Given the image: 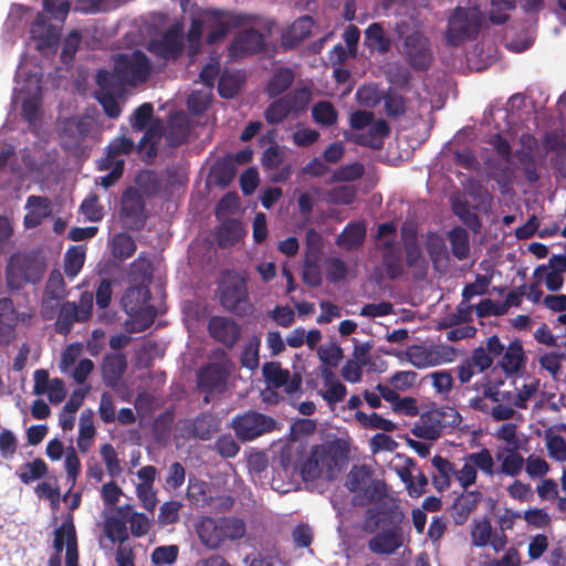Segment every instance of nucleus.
Listing matches in <instances>:
<instances>
[{
  "mask_svg": "<svg viewBox=\"0 0 566 566\" xmlns=\"http://www.w3.org/2000/svg\"><path fill=\"white\" fill-rule=\"evenodd\" d=\"M281 464L286 472L298 471L304 481L314 482L321 478L332 481L347 459V450L339 441L314 446L306 454L305 447L283 450Z\"/></svg>",
  "mask_w": 566,
  "mask_h": 566,
  "instance_id": "obj_1",
  "label": "nucleus"
},
{
  "mask_svg": "<svg viewBox=\"0 0 566 566\" xmlns=\"http://www.w3.org/2000/svg\"><path fill=\"white\" fill-rule=\"evenodd\" d=\"M48 268L44 253L40 250L13 253L6 268L7 285L11 290H20L25 284H38L42 281Z\"/></svg>",
  "mask_w": 566,
  "mask_h": 566,
  "instance_id": "obj_2",
  "label": "nucleus"
},
{
  "mask_svg": "<svg viewBox=\"0 0 566 566\" xmlns=\"http://www.w3.org/2000/svg\"><path fill=\"white\" fill-rule=\"evenodd\" d=\"M201 544L211 551L222 547L226 542H234L244 537L247 527L240 517L222 516L213 518L203 516L196 526Z\"/></svg>",
  "mask_w": 566,
  "mask_h": 566,
  "instance_id": "obj_3",
  "label": "nucleus"
},
{
  "mask_svg": "<svg viewBox=\"0 0 566 566\" xmlns=\"http://www.w3.org/2000/svg\"><path fill=\"white\" fill-rule=\"evenodd\" d=\"M210 359L197 373L198 387L206 395H219L227 390L234 364L222 348L212 350Z\"/></svg>",
  "mask_w": 566,
  "mask_h": 566,
  "instance_id": "obj_4",
  "label": "nucleus"
},
{
  "mask_svg": "<svg viewBox=\"0 0 566 566\" xmlns=\"http://www.w3.org/2000/svg\"><path fill=\"white\" fill-rule=\"evenodd\" d=\"M483 14L478 7H457L449 15L444 33L446 42L459 48L474 40L481 29Z\"/></svg>",
  "mask_w": 566,
  "mask_h": 566,
  "instance_id": "obj_5",
  "label": "nucleus"
},
{
  "mask_svg": "<svg viewBox=\"0 0 566 566\" xmlns=\"http://www.w3.org/2000/svg\"><path fill=\"white\" fill-rule=\"evenodd\" d=\"M345 486L352 493L359 492L353 497L354 505L379 502L387 496L386 483L380 480H371V471L365 464L352 467L346 475Z\"/></svg>",
  "mask_w": 566,
  "mask_h": 566,
  "instance_id": "obj_6",
  "label": "nucleus"
},
{
  "mask_svg": "<svg viewBox=\"0 0 566 566\" xmlns=\"http://www.w3.org/2000/svg\"><path fill=\"white\" fill-rule=\"evenodd\" d=\"M409 23L400 21L396 24L395 31L398 38L403 40V54L409 65L418 71H426L433 61L431 42L423 32L416 30L409 33Z\"/></svg>",
  "mask_w": 566,
  "mask_h": 566,
  "instance_id": "obj_7",
  "label": "nucleus"
},
{
  "mask_svg": "<svg viewBox=\"0 0 566 566\" xmlns=\"http://www.w3.org/2000/svg\"><path fill=\"white\" fill-rule=\"evenodd\" d=\"M218 297L220 305L235 316H245L252 308L247 280L242 276L226 281L218 289Z\"/></svg>",
  "mask_w": 566,
  "mask_h": 566,
  "instance_id": "obj_8",
  "label": "nucleus"
},
{
  "mask_svg": "<svg viewBox=\"0 0 566 566\" xmlns=\"http://www.w3.org/2000/svg\"><path fill=\"white\" fill-rule=\"evenodd\" d=\"M114 67L122 80L130 86L145 83L150 75L149 60L140 50H135L130 54H118Z\"/></svg>",
  "mask_w": 566,
  "mask_h": 566,
  "instance_id": "obj_9",
  "label": "nucleus"
},
{
  "mask_svg": "<svg viewBox=\"0 0 566 566\" xmlns=\"http://www.w3.org/2000/svg\"><path fill=\"white\" fill-rule=\"evenodd\" d=\"M252 21L251 17L240 12L213 10L207 21V43L214 44L224 39L228 33Z\"/></svg>",
  "mask_w": 566,
  "mask_h": 566,
  "instance_id": "obj_10",
  "label": "nucleus"
},
{
  "mask_svg": "<svg viewBox=\"0 0 566 566\" xmlns=\"http://www.w3.org/2000/svg\"><path fill=\"white\" fill-rule=\"evenodd\" d=\"M275 420L266 415L250 411L233 419L232 428L241 441H251L275 429Z\"/></svg>",
  "mask_w": 566,
  "mask_h": 566,
  "instance_id": "obj_11",
  "label": "nucleus"
},
{
  "mask_svg": "<svg viewBox=\"0 0 566 566\" xmlns=\"http://www.w3.org/2000/svg\"><path fill=\"white\" fill-rule=\"evenodd\" d=\"M447 416L452 417V424H458L461 421L460 415L453 408H448L447 410L432 409L420 416V422L415 426L412 433L417 438L424 440L439 439L447 427L444 421Z\"/></svg>",
  "mask_w": 566,
  "mask_h": 566,
  "instance_id": "obj_12",
  "label": "nucleus"
},
{
  "mask_svg": "<svg viewBox=\"0 0 566 566\" xmlns=\"http://www.w3.org/2000/svg\"><path fill=\"white\" fill-rule=\"evenodd\" d=\"M262 375L269 387L274 389L283 388L289 396L302 392L303 378L301 373H290L282 368L280 361H268L262 366Z\"/></svg>",
  "mask_w": 566,
  "mask_h": 566,
  "instance_id": "obj_13",
  "label": "nucleus"
},
{
  "mask_svg": "<svg viewBox=\"0 0 566 566\" xmlns=\"http://www.w3.org/2000/svg\"><path fill=\"white\" fill-rule=\"evenodd\" d=\"M119 219L128 230L138 231L144 228L147 220L145 203L136 189L128 188L123 193Z\"/></svg>",
  "mask_w": 566,
  "mask_h": 566,
  "instance_id": "obj_14",
  "label": "nucleus"
},
{
  "mask_svg": "<svg viewBox=\"0 0 566 566\" xmlns=\"http://www.w3.org/2000/svg\"><path fill=\"white\" fill-rule=\"evenodd\" d=\"M207 331L213 340L229 349L237 345L242 335L241 326L233 318L220 315L209 318Z\"/></svg>",
  "mask_w": 566,
  "mask_h": 566,
  "instance_id": "obj_15",
  "label": "nucleus"
},
{
  "mask_svg": "<svg viewBox=\"0 0 566 566\" xmlns=\"http://www.w3.org/2000/svg\"><path fill=\"white\" fill-rule=\"evenodd\" d=\"M265 48L264 34L254 28H249L235 34L228 50L232 57H243L262 53Z\"/></svg>",
  "mask_w": 566,
  "mask_h": 566,
  "instance_id": "obj_16",
  "label": "nucleus"
},
{
  "mask_svg": "<svg viewBox=\"0 0 566 566\" xmlns=\"http://www.w3.org/2000/svg\"><path fill=\"white\" fill-rule=\"evenodd\" d=\"M185 48L184 35L177 28L168 29L159 40L149 43L148 50L164 60H177Z\"/></svg>",
  "mask_w": 566,
  "mask_h": 566,
  "instance_id": "obj_17",
  "label": "nucleus"
},
{
  "mask_svg": "<svg viewBox=\"0 0 566 566\" xmlns=\"http://www.w3.org/2000/svg\"><path fill=\"white\" fill-rule=\"evenodd\" d=\"M402 545L403 533L399 526L386 528L368 541V549L377 555H391Z\"/></svg>",
  "mask_w": 566,
  "mask_h": 566,
  "instance_id": "obj_18",
  "label": "nucleus"
},
{
  "mask_svg": "<svg viewBox=\"0 0 566 566\" xmlns=\"http://www.w3.org/2000/svg\"><path fill=\"white\" fill-rule=\"evenodd\" d=\"M483 495L480 491H468L457 496L450 507V516L455 525L461 526L467 523L470 515L476 510L482 502Z\"/></svg>",
  "mask_w": 566,
  "mask_h": 566,
  "instance_id": "obj_19",
  "label": "nucleus"
},
{
  "mask_svg": "<svg viewBox=\"0 0 566 566\" xmlns=\"http://www.w3.org/2000/svg\"><path fill=\"white\" fill-rule=\"evenodd\" d=\"M91 123L86 118H67L63 122L61 136V145L64 148L77 147L88 135Z\"/></svg>",
  "mask_w": 566,
  "mask_h": 566,
  "instance_id": "obj_20",
  "label": "nucleus"
},
{
  "mask_svg": "<svg viewBox=\"0 0 566 566\" xmlns=\"http://www.w3.org/2000/svg\"><path fill=\"white\" fill-rule=\"evenodd\" d=\"M17 311L10 297L0 298V346H7L15 336Z\"/></svg>",
  "mask_w": 566,
  "mask_h": 566,
  "instance_id": "obj_21",
  "label": "nucleus"
},
{
  "mask_svg": "<svg viewBox=\"0 0 566 566\" xmlns=\"http://www.w3.org/2000/svg\"><path fill=\"white\" fill-rule=\"evenodd\" d=\"M25 208L29 210L23 218L25 229L39 227L52 212L48 197L32 195L28 197Z\"/></svg>",
  "mask_w": 566,
  "mask_h": 566,
  "instance_id": "obj_22",
  "label": "nucleus"
},
{
  "mask_svg": "<svg viewBox=\"0 0 566 566\" xmlns=\"http://www.w3.org/2000/svg\"><path fill=\"white\" fill-rule=\"evenodd\" d=\"M313 19L302 17L295 20L282 34L281 44L285 50H293L306 40L312 33Z\"/></svg>",
  "mask_w": 566,
  "mask_h": 566,
  "instance_id": "obj_23",
  "label": "nucleus"
},
{
  "mask_svg": "<svg viewBox=\"0 0 566 566\" xmlns=\"http://www.w3.org/2000/svg\"><path fill=\"white\" fill-rule=\"evenodd\" d=\"M381 249L382 264L387 276L396 280L403 274V265L400 250L395 239H386L379 245Z\"/></svg>",
  "mask_w": 566,
  "mask_h": 566,
  "instance_id": "obj_24",
  "label": "nucleus"
},
{
  "mask_svg": "<svg viewBox=\"0 0 566 566\" xmlns=\"http://www.w3.org/2000/svg\"><path fill=\"white\" fill-rule=\"evenodd\" d=\"M103 531L112 543H125L129 535L127 530V510L118 507L104 520Z\"/></svg>",
  "mask_w": 566,
  "mask_h": 566,
  "instance_id": "obj_25",
  "label": "nucleus"
},
{
  "mask_svg": "<svg viewBox=\"0 0 566 566\" xmlns=\"http://www.w3.org/2000/svg\"><path fill=\"white\" fill-rule=\"evenodd\" d=\"M150 300L148 285L129 286L122 296V306L129 316H137Z\"/></svg>",
  "mask_w": 566,
  "mask_h": 566,
  "instance_id": "obj_26",
  "label": "nucleus"
},
{
  "mask_svg": "<svg viewBox=\"0 0 566 566\" xmlns=\"http://www.w3.org/2000/svg\"><path fill=\"white\" fill-rule=\"evenodd\" d=\"M366 232L367 229L364 221L349 222L338 234L335 243L346 251H353L363 245Z\"/></svg>",
  "mask_w": 566,
  "mask_h": 566,
  "instance_id": "obj_27",
  "label": "nucleus"
},
{
  "mask_svg": "<svg viewBox=\"0 0 566 566\" xmlns=\"http://www.w3.org/2000/svg\"><path fill=\"white\" fill-rule=\"evenodd\" d=\"M127 367L126 357L122 353L108 354L102 363V375L106 386L115 387Z\"/></svg>",
  "mask_w": 566,
  "mask_h": 566,
  "instance_id": "obj_28",
  "label": "nucleus"
},
{
  "mask_svg": "<svg viewBox=\"0 0 566 566\" xmlns=\"http://www.w3.org/2000/svg\"><path fill=\"white\" fill-rule=\"evenodd\" d=\"M97 90L95 95L124 96L127 85L115 70H99L96 74Z\"/></svg>",
  "mask_w": 566,
  "mask_h": 566,
  "instance_id": "obj_29",
  "label": "nucleus"
},
{
  "mask_svg": "<svg viewBox=\"0 0 566 566\" xmlns=\"http://www.w3.org/2000/svg\"><path fill=\"white\" fill-rule=\"evenodd\" d=\"M134 140L126 136H118L112 139L106 147L105 157L98 160V170L109 169L113 164L118 160L116 157L122 155H129L134 150Z\"/></svg>",
  "mask_w": 566,
  "mask_h": 566,
  "instance_id": "obj_30",
  "label": "nucleus"
},
{
  "mask_svg": "<svg viewBox=\"0 0 566 566\" xmlns=\"http://www.w3.org/2000/svg\"><path fill=\"white\" fill-rule=\"evenodd\" d=\"M245 234L242 222L238 219H227L217 229V242L222 249L234 245Z\"/></svg>",
  "mask_w": 566,
  "mask_h": 566,
  "instance_id": "obj_31",
  "label": "nucleus"
},
{
  "mask_svg": "<svg viewBox=\"0 0 566 566\" xmlns=\"http://www.w3.org/2000/svg\"><path fill=\"white\" fill-rule=\"evenodd\" d=\"M431 463L437 470L432 476V484L439 491L448 490L451 485V478L454 476L455 467L448 459L437 454L432 458Z\"/></svg>",
  "mask_w": 566,
  "mask_h": 566,
  "instance_id": "obj_32",
  "label": "nucleus"
},
{
  "mask_svg": "<svg viewBox=\"0 0 566 566\" xmlns=\"http://www.w3.org/2000/svg\"><path fill=\"white\" fill-rule=\"evenodd\" d=\"M503 352L501 368L509 375L517 373L525 361L522 342L514 339Z\"/></svg>",
  "mask_w": 566,
  "mask_h": 566,
  "instance_id": "obj_33",
  "label": "nucleus"
},
{
  "mask_svg": "<svg viewBox=\"0 0 566 566\" xmlns=\"http://www.w3.org/2000/svg\"><path fill=\"white\" fill-rule=\"evenodd\" d=\"M496 459L502 461L499 472L507 476L518 475L525 463V459L518 453L516 446L497 452Z\"/></svg>",
  "mask_w": 566,
  "mask_h": 566,
  "instance_id": "obj_34",
  "label": "nucleus"
},
{
  "mask_svg": "<svg viewBox=\"0 0 566 566\" xmlns=\"http://www.w3.org/2000/svg\"><path fill=\"white\" fill-rule=\"evenodd\" d=\"M83 322L75 302H65L61 305L54 328L57 334L67 335L71 333L74 323Z\"/></svg>",
  "mask_w": 566,
  "mask_h": 566,
  "instance_id": "obj_35",
  "label": "nucleus"
},
{
  "mask_svg": "<svg viewBox=\"0 0 566 566\" xmlns=\"http://www.w3.org/2000/svg\"><path fill=\"white\" fill-rule=\"evenodd\" d=\"M491 178L500 186L501 192L505 193L515 180V169L510 159L496 160L491 164Z\"/></svg>",
  "mask_w": 566,
  "mask_h": 566,
  "instance_id": "obj_36",
  "label": "nucleus"
},
{
  "mask_svg": "<svg viewBox=\"0 0 566 566\" xmlns=\"http://www.w3.org/2000/svg\"><path fill=\"white\" fill-rule=\"evenodd\" d=\"M294 82V73L289 67L277 69L266 85L270 97H276L287 91Z\"/></svg>",
  "mask_w": 566,
  "mask_h": 566,
  "instance_id": "obj_37",
  "label": "nucleus"
},
{
  "mask_svg": "<svg viewBox=\"0 0 566 566\" xmlns=\"http://www.w3.org/2000/svg\"><path fill=\"white\" fill-rule=\"evenodd\" d=\"M72 536L74 543H76V530L72 516H70L54 531L52 545L54 554L62 555L63 549H66L67 545L71 543Z\"/></svg>",
  "mask_w": 566,
  "mask_h": 566,
  "instance_id": "obj_38",
  "label": "nucleus"
},
{
  "mask_svg": "<svg viewBox=\"0 0 566 566\" xmlns=\"http://www.w3.org/2000/svg\"><path fill=\"white\" fill-rule=\"evenodd\" d=\"M160 134L148 128L137 145V150L146 164H151L157 157Z\"/></svg>",
  "mask_w": 566,
  "mask_h": 566,
  "instance_id": "obj_39",
  "label": "nucleus"
},
{
  "mask_svg": "<svg viewBox=\"0 0 566 566\" xmlns=\"http://www.w3.org/2000/svg\"><path fill=\"white\" fill-rule=\"evenodd\" d=\"M452 254L460 261L470 255V238L464 228L457 227L449 232Z\"/></svg>",
  "mask_w": 566,
  "mask_h": 566,
  "instance_id": "obj_40",
  "label": "nucleus"
},
{
  "mask_svg": "<svg viewBox=\"0 0 566 566\" xmlns=\"http://www.w3.org/2000/svg\"><path fill=\"white\" fill-rule=\"evenodd\" d=\"M219 429L218 422L209 413L198 415L191 423V433L200 440H209Z\"/></svg>",
  "mask_w": 566,
  "mask_h": 566,
  "instance_id": "obj_41",
  "label": "nucleus"
},
{
  "mask_svg": "<svg viewBox=\"0 0 566 566\" xmlns=\"http://www.w3.org/2000/svg\"><path fill=\"white\" fill-rule=\"evenodd\" d=\"M85 262V248L73 245L67 249L64 255V273L67 277H75L82 270Z\"/></svg>",
  "mask_w": 566,
  "mask_h": 566,
  "instance_id": "obj_42",
  "label": "nucleus"
},
{
  "mask_svg": "<svg viewBox=\"0 0 566 566\" xmlns=\"http://www.w3.org/2000/svg\"><path fill=\"white\" fill-rule=\"evenodd\" d=\"M44 24L45 21L43 14L39 13L35 17L33 28L31 30L32 38L38 40V50L54 49L59 42V33L53 27H50L44 35L38 34V28H43Z\"/></svg>",
  "mask_w": 566,
  "mask_h": 566,
  "instance_id": "obj_43",
  "label": "nucleus"
},
{
  "mask_svg": "<svg viewBox=\"0 0 566 566\" xmlns=\"http://www.w3.org/2000/svg\"><path fill=\"white\" fill-rule=\"evenodd\" d=\"M137 249V245L128 233H116L112 239V253L114 258L126 260L130 258Z\"/></svg>",
  "mask_w": 566,
  "mask_h": 566,
  "instance_id": "obj_44",
  "label": "nucleus"
},
{
  "mask_svg": "<svg viewBox=\"0 0 566 566\" xmlns=\"http://www.w3.org/2000/svg\"><path fill=\"white\" fill-rule=\"evenodd\" d=\"M312 117L322 126H333L337 123L338 113L329 101H319L312 107Z\"/></svg>",
  "mask_w": 566,
  "mask_h": 566,
  "instance_id": "obj_45",
  "label": "nucleus"
},
{
  "mask_svg": "<svg viewBox=\"0 0 566 566\" xmlns=\"http://www.w3.org/2000/svg\"><path fill=\"white\" fill-rule=\"evenodd\" d=\"M48 474V465L44 460L38 458L32 462L24 463L18 472L19 479L24 484H30Z\"/></svg>",
  "mask_w": 566,
  "mask_h": 566,
  "instance_id": "obj_46",
  "label": "nucleus"
},
{
  "mask_svg": "<svg viewBox=\"0 0 566 566\" xmlns=\"http://www.w3.org/2000/svg\"><path fill=\"white\" fill-rule=\"evenodd\" d=\"M548 455L558 462L566 461V441L559 434L554 433L552 428L544 432Z\"/></svg>",
  "mask_w": 566,
  "mask_h": 566,
  "instance_id": "obj_47",
  "label": "nucleus"
},
{
  "mask_svg": "<svg viewBox=\"0 0 566 566\" xmlns=\"http://www.w3.org/2000/svg\"><path fill=\"white\" fill-rule=\"evenodd\" d=\"M493 530L490 520H474L471 528V542L475 547H485L491 542Z\"/></svg>",
  "mask_w": 566,
  "mask_h": 566,
  "instance_id": "obj_48",
  "label": "nucleus"
},
{
  "mask_svg": "<svg viewBox=\"0 0 566 566\" xmlns=\"http://www.w3.org/2000/svg\"><path fill=\"white\" fill-rule=\"evenodd\" d=\"M464 460L470 461L475 470L479 469L489 476L495 474L494 460L491 451L486 448H482L478 452L468 453Z\"/></svg>",
  "mask_w": 566,
  "mask_h": 566,
  "instance_id": "obj_49",
  "label": "nucleus"
},
{
  "mask_svg": "<svg viewBox=\"0 0 566 566\" xmlns=\"http://www.w3.org/2000/svg\"><path fill=\"white\" fill-rule=\"evenodd\" d=\"M408 360L417 368H424L440 364V359L422 346H413L407 352Z\"/></svg>",
  "mask_w": 566,
  "mask_h": 566,
  "instance_id": "obj_50",
  "label": "nucleus"
},
{
  "mask_svg": "<svg viewBox=\"0 0 566 566\" xmlns=\"http://www.w3.org/2000/svg\"><path fill=\"white\" fill-rule=\"evenodd\" d=\"M179 555L177 545H164L156 547L151 553V563L155 566H171L176 563Z\"/></svg>",
  "mask_w": 566,
  "mask_h": 566,
  "instance_id": "obj_51",
  "label": "nucleus"
},
{
  "mask_svg": "<svg viewBox=\"0 0 566 566\" xmlns=\"http://www.w3.org/2000/svg\"><path fill=\"white\" fill-rule=\"evenodd\" d=\"M290 114L291 111L282 96L269 104L264 111V118L268 124L274 125L282 123Z\"/></svg>",
  "mask_w": 566,
  "mask_h": 566,
  "instance_id": "obj_52",
  "label": "nucleus"
},
{
  "mask_svg": "<svg viewBox=\"0 0 566 566\" xmlns=\"http://www.w3.org/2000/svg\"><path fill=\"white\" fill-rule=\"evenodd\" d=\"M515 156L522 166L524 177L530 184H535L539 180V174L537 172V165L534 156L531 151L516 150Z\"/></svg>",
  "mask_w": 566,
  "mask_h": 566,
  "instance_id": "obj_53",
  "label": "nucleus"
},
{
  "mask_svg": "<svg viewBox=\"0 0 566 566\" xmlns=\"http://www.w3.org/2000/svg\"><path fill=\"white\" fill-rule=\"evenodd\" d=\"M291 113H301L307 108L311 92L306 87L297 88L283 96Z\"/></svg>",
  "mask_w": 566,
  "mask_h": 566,
  "instance_id": "obj_54",
  "label": "nucleus"
},
{
  "mask_svg": "<svg viewBox=\"0 0 566 566\" xmlns=\"http://www.w3.org/2000/svg\"><path fill=\"white\" fill-rule=\"evenodd\" d=\"M357 191L354 186H337L327 192V202L332 205H352L355 201Z\"/></svg>",
  "mask_w": 566,
  "mask_h": 566,
  "instance_id": "obj_55",
  "label": "nucleus"
},
{
  "mask_svg": "<svg viewBox=\"0 0 566 566\" xmlns=\"http://www.w3.org/2000/svg\"><path fill=\"white\" fill-rule=\"evenodd\" d=\"M453 212L459 219L465 223L472 231L478 232L481 228L479 216L471 211L467 201H457L452 206Z\"/></svg>",
  "mask_w": 566,
  "mask_h": 566,
  "instance_id": "obj_56",
  "label": "nucleus"
},
{
  "mask_svg": "<svg viewBox=\"0 0 566 566\" xmlns=\"http://www.w3.org/2000/svg\"><path fill=\"white\" fill-rule=\"evenodd\" d=\"M516 0H492L490 20L493 24H503L509 20V11L515 9Z\"/></svg>",
  "mask_w": 566,
  "mask_h": 566,
  "instance_id": "obj_57",
  "label": "nucleus"
},
{
  "mask_svg": "<svg viewBox=\"0 0 566 566\" xmlns=\"http://www.w3.org/2000/svg\"><path fill=\"white\" fill-rule=\"evenodd\" d=\"M43 296H49V298H59V300L64 298L65 283H64V279H63V275L60 272V270L54 269L50 272Z\"/></svg>",
  "mask_w": 566,
  "mask_h": 566,
  "instance_id": "obj_58",
  "label": "nucleus"
},
{
  "mask_svg": "<svg viewBox=\"0 0 566 566\" xmlns=\"http://www.w3.org/2000/svg\"><path fill=\"white\" fill-rule=\"evenodd\" d=\"M154 115V107L150 103L139 105L130 117V125L135 130H144Z\"/></svg>",
  "mask_w": 566,
  "mask_h": 566,
  "instance_id": "obj_59",
  "label": "nucleus"
},
{
  "mask_svg": "<svg viewBox=\"0 0 566 566\" xmlns=\"http://www.w3.org/2000/svg\"><path fill=\"white\" fill-rule=\"evenodd\" d=\"M365 38L378 45L380 53H386L390 49V40L385 35V31L379 23H371L365 30Z\"/></svg>",
  "mask_w": 566,
  "mask_h": 566,
  "instance_id": "obj_60",
  "label": "nucleus"
},
{
  "mask_svg": "<svg viewBox=\"0 0 566 566\" xmlns=\"http://www.w3.org/2000/svg\"><path fill=\"white\" fill-rule=\"evenodd\" d=\"M101 455L106 465L107 472L111 476L115 478L122 473V467L118 455L112 444L105 443L101 448Z\"/></svg>",
  "mask_w": 566,
  "mask_h": 566,
  "instance_id": "obj_61",
  "label": "nucleus"
},
{
  "mask_svg": "<svg viewBox=\"0 0 566 566\" xmlns=\"http://www.w3.org/2000/svg\"><path fill=\"white\" fill-rule=\"evenodd\" d=\"M406 263L409 268L424 270L427 260L422 253L419 243L409 242L405 247Z\"/></svg>",
  "mask_w": 566,
  "mask_h": 566,
  "instance_id": "obj_62",
  "label": "nucleus"
},
{
  "mask_svg": "<svg viewBox=\"0 0 566 566\" xmlns=\"http://www.w3.org/2000/svg\"><path fill=\"white\" fill-rule=\"evenodd\" d=\"M127 524H129L130 533L135 537L145 536L150 527L149 520L144 513H129L127 510Z\"/></svg>",
  "mask_w": 566,
  "mask_h": 566,
  "instance_id": "obj_63",
  "label": "nucleus"
},
{
  "mask_svg": "<svg viewBox=\"0 0 566 566\" xmlns=\"http://www.w3.org/2000/svg\"><path fill=\"white\" fill-rule=\"evenodd\" d=\"M137 185L148 195L157 193L161 188V181L153 170H144L137 175Z\"/></svg>",
  "mask_w": 566,
  "mask_h": 566,
  "instance_id": "obj_64",
  "label": "nucleus"
}]
</instances>
